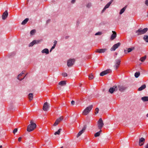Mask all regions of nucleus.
Here are the masks:
<instances>
[{"mask_svg": "<svg viewBox=\"0 0 148 148\" xmlns=\"http://www.w3.org/2000/svg\"><path fill=\"white\" fill-rule=\"evenodd\" d=\"M36 124L32 120L30 121V124L27 126V131L29 132L32 131L36 128Z\"/></svg>", "mask_w": 148, "mask_h": 148, "instance_id": "nucleus-1", "label": "nucleus"}, {"mask_svg": "<svg viewBox=\"0 0 148 148\" xmlns=\"http://www.w3.org/2000/svg\"><path fill=\"white\" fill-rule=\"evenodd\" d=\"M148 30L147 28H145L143 29L140 28L136 31V33L137 34V35L139 36L145 34Z\"/></svg>", "mask_w": 148, "mask_h": 148, "instance_id": "nucleus-2", "label": "nucleus"}, {"mask_svg": "<svg viewBox=\"0 0 148 148\" xmlns=\"http://www.w3.org/2000/svg\"><path fill=\"white\" fill-rule=\"evenodd\" d=\"M93 108L92 105H91L86 107L83 111L82 114L83 115H87L90 112Z\"/></svg>", "mask_w": 148, "mask_h": 148, "instance_id": "nucleus-3", "label": "nucleus"}, {"mask_svg": "<svg viewBox=\"0 0 148 148\" xmlns=\"http://www.w3.org/2000/svg\"><path fill=\"white\" fill-rule=\"evenodd\" d=\"M98 127L99 129L101 130L104 125L103 121L101 118L99 119L97 122Z\"/></svg>", "mask_w": 148, "mask_h": 148, "instance_id": "nucleus-4", "label": "nucleus"}, {"mask_svg": "<svg viewBox=\"0 0 148 148\" xmlns=\"http://www.w3.org/2000/svg\"><path fill=\"white\" fill-rule=\"evenodd\" d=\"M75 60L74 59H70L67 61V65L69 67H71L74 64Z\"/></svg>", "mask_w": 148, "mask_h": 148, "instance_id": "nucleus-5", "label": "nucleus"}, {"mask_svg": "<svg viewBox=\"0 0 148 148\" xmlns=\"http://www.w3.org/2000/svg\"><path fill=\"white\" fill-rule=\"evenodd\" d=\"M112 72L111 70L110 69H108L105 71L101 72L100 74V75L101 76H103V75H106L108 73H110Z\"/></svg>", "mask_w": 148, "mask_h": 148, "instance_id": "nucleus-6", "label": "nucleus"}, {"mask_svg": "<svg viewBox=\"0 0 148 148\" xmlns=\"http://www.w3.org/2000/svg\"><path fill=\"white\" fill-rule=\"evenodd\" d=\"M118 90L117 86H114L110 88L109 89V91L111 94L113 93L114 91H116Z\"/></svg>", "mask_w": 148, "mask_h": 148, "instance_id": "nucleus-7", "label": "nucleus"}, {"mask_svg": "<svg viewBox=\"0 0 148 148\" xmlns=\"http://www.w3.org/2000/svg\"><path fill=\"white\" fill-rule=\"evenodd\" d=\"M120 45L121 43L120 42H118L114 44L111 48V51H115L116 49Z\"/></svg>", "mask_w": 148, "mask_h": 148, "instance_id": "nucleus-8", "label": "nucleus"}, {"mask_svg": "<svg viewBox=\"0 0 148 148\" xmlns=\"http://www.w3.org/2000/svg\"><path fill=\"white\" fill-rule=\"evenodd\" d=\"M8 15V14L7 10H5L3 14L2 17L3 20H5L7 18Z\"/></svg>", "mask_w": 148, "mask_h": 148, "instance_id": "nucleus-9", "label": "nucleus"}, {"mask_svg": "<svg viewBox=\"0 0 148 148\" xmlns=\"http://www.w3.org/2000/svg\"><path fill=\"white\" fill-rule=\"evenodd\" d=\"M116 64L114 66L115 69L116 70L119 67L121 62V60L120 59H116L115 60Z\"/></svg>", "mask_w": 148, "mask_h": 148, "instance_id": "nucleus-10", "label": "nucleus"}, {"mask_svg": "<svg viewBox=\"0 0 148 148\" xmlns=\"http://www.w3.org/2000/svg\"><path fill=\"white\" fill-rule=\"evenodd\" d=\"M86 129V125H84L82 128V129L78 133L77 137L78 138L79 136H81V134L84 132L85 130Z\"/></svg>", "mask_w": 148, "mask_h": 148, "instance_id": "nucleus-11", "label": "nucleus"}, {"mask_svg": "<svg viewBox=\"0 0 148 148\" xmlns=\"http://www.w3.org/2000/svg\"><path fill=\"white\" fill-rule=\"evenodd\" d=\"M49 106L47 102L44 103L43 107V109L44 111H47Z\"/></svg>", "mask_w": 148, "mask_h": 148, "instance_id": "nucleus-12", "label": "nucleus"}, {"mask_svg": "<svg viewBox=\"0 0 148 148\" xmlns=\"http://www.w3.org/2000/svg\"><path fill=\"white\" fill-rule=\"evenodd\" d=\"M118 88L119 91L121 92H123L126 90L127 88L125 86L119 85L118 86Z\"/></svg>", "mask_w": 148, "mask_h": 148, "instance_id": "nucleus-13", "label": "nucleus"}, {"mask_svg": "<svg viewBox=\"0 0 148 148\" xmlns=\"http://www.w3.org/2000/svg\"><path fill=\"white\" fill-rule=\"evenodd\" d=\"M145 142V139L143 138H141L139 139V145L140 146L143 145Z\"/></svg>", "mask_w": 148, "mask_h": 148, "instance_id": "nucleus-14", "label": "nucleus"}, {"mask_svg": "<svg viewBox=\"0 0 148 148\" xmlns=\"http://www.w3.org/2000/svg\"><path fill=\"white\" fill-rule=\"evenodd\" d=\"M107 50L106 49H97L96 52L99 53H103L105 52Z\"/></svg>", "mask_w": 148, "mask_h": 148, "instance_id": "nucleus-15", "label": "nucleus"}, {"mask_svg": "<svg viewBox=\"0 0 148 148\" xmlns=\"http://www.w3.org/2000/svg\"><path fill=\"white\" fill-rule=\"evenodd\" d=\"M24 71H22V73H21L19 74L18 75V76L17 77V79H19L20 81H21L23 79L25 78V77L26 76V75H25V76L23 78L20 79V78L21 77V76H22V75L23 74H24Z\"/></svg>", "mask_w": 148, "mask_h": 148, "instance_id": "nucleus-16", "label": "nucleus"}, {"mask_svg": "<svg viewBox=\"0 0 148 148\" xmlns=\"http://www.w3.org/2000/svg\"><path fill=\"white\" fill-rule=\"evenodd\" d=\"M112 32L113 34H112L110 37V39L112 40L115 39L116 36V34L115 32L112 31Z\"/></svg>", "mask_w": 148, "mask_h": 148, "instance_id": "nucleus-17", "label": "nucleus"}, {"mask_svg": "<svg viewBox=\"0 0 148 148\" xmlns=\"http://www.w3.org/2000/svg\"><path fill=\"white\" fill-rule=\"evenodd\" d=\"M146 86L145 84H144L142 85L141 87L139 88L138 89V90L139 91H140L143 90L146 88Z\"/></svg>", "mask_w": 148, "mask_h": 148, "instance_id": "nucleus-18", "label": "nucleus"}, {"mask_svg": "<svg viewBox=\"0 0 148 148\" xmlns=\"http://www.w3.org/2000/svg\"><path fill=\"white\" fill-rule=\"evenodd\" d=\"M41 52L42 53H46V54H48L49 53V50L47 49H45L42 51Z\"/></svg>", "mask_w": 148, "mask_h": 148, "instance_id": "nucleus-19", "label": "nucleus"}, {"mask_svg": "<svg viewBox=\"0 0 148 148\" xmlns=\"http://www.w3.org/2000/svg\"><path fill=\"white\" fill-rule=\"evenodd\" d=\"M127 8V6H125L124 8H123L119 12V14H121L122 13H123L125 10H126Z\"/></svg>", "mask_w": 148, "mask_h": 148, "instance_id": "nucleus-20", "label": "nucleus"}, {"mask_svg": "<svg viewBox=\"0 0 148 148\" xmlns=\"http://www.w3.org/2000/svg\"><path fill=\"white\" fill-rule=\"evenodd\" d=\"M66 81H63L60 82L59 83V84L62 86H65L66 85Z\"/></svg>", "mask_w": 148, "mask_h": 148, "instance_id": "nucleus-21", "label": "nucleus"}, {"mask_svg": "<svg viewBox=\"0 0 148 148\" xmlns=\"http://www.w3.org/2000/svg\"><path fill=\"white\" fill-rule=\"evenodd\" d=\"M29 20V19L28 18H25L24 20L22 21L21 24L22 25H25L28 21Z\"/></svg>", "mask_w": 148, "mask_h": 148, "instance_id": "nucleus-22", "label": "nucleus"}, {"mask_svg": "<svg viewBox=\"0 0 148 148\" xmlns=\"http://www.w3.org/2000/svg\"><path fill=\"white\" fill-rule=\"evenodd\" d=\"M113 0H111L109 2H108L106 5L104 7H105L106 8H108L110 4L113 2Z\"/></svg>", "mask_w": 148, "mask_h": 148, "instance_id": "nucleus-23", "label": "nucleus"}, {"mask_svg": "<svg viewBox=\"0 0 148 148\" xmlns=\"http://www.w3.org/2000/svg\"><path fill=\"white\" fill-rule=\"evenodd\" d=\"M33 94L32 93H29L28 95V97L30 101H31L33 98Z\"/></svg>", "mask_w": 148, "mask_h": 148, "instance_id": "nucleus-24", "label": "nucleus"}, {"mask_svg": "<svg viewBox=\"0 0 148 148\" xmlns=\"http://www.w3.org/2000/svg\"><path fill=\"white\" fill-rule=\"evenodd\" d=\"M141 99L143 101H148V97H144L141 98Z\"/></svg>", "mask_w": 148, "mask_h": 148, "instance_id": "nucleus-25", "label": "nucleus"}, {"mask_svg": "<svg viewBox=\"0 0 148 148\" xmlns=\"http://www.w3.org/2000/svg\"><path fill=\"white\" fill-rule=\"evenodd\" d=\"M143 40L146 42H148V36L145 35L144 36L143 38Z\"/></svg>", "mask_w": 148, "mask_h": 148, "instance_id": "nucleus-26", "label": "nucleus"}, {"mask_svg": "<svg viewBox=\"0 0 148 148\" xmlns=\"http://www.w3.org/2000/svg\"><path fill=\"white\" fill-rule=\"evenodd\" d=\"M101 130H100L99 132H97L95 134V136L96 137L99 136L100 135V133L101 132Z\"/></svg>", "mask_w": 148, "mask_h": 148, "instance_id": "nucleus-27", "label": "nucleus"}, {"mask_svg": "<svg viewBox=\"0 0 148 148\" xmlns=\"http://www.w3.org/2000/svg\"><path fill=\"white\" fill-rule=\"evenodd\" d=\"M146 56H145L141 57L140 59V60L142 62H143L144 61L146 58Z\"/></svg>", "mask_w": 148, "mask_h": 148, "instance_id": "nucleus-28", "label": "nucleus"}, {"mask_svg": "<svg viewBox=\"0 0 148 148\" xmlns=\"http://www.w3.org/2000/svg\"><path fill=\"white\" fill-rule=\"evenodd\" d=\"M62 130V129L60 128V129H59L55 133H54V134L55 135H56L57 134H58V135H59L60 134V131H61Z\"/></svg>", "mask_w": 148, "mask_h": 148, "instance_id": "nucleus-29", "label": "nucleus"}, {"mask_svg": "<svg viewBox=\"0 0 148 148\" xmlns=\"http://www.w3.org/2000/svg\"><path fill=\"white\" fill-rule=\"evenodd\" d=\"M140 75V73L139 72H136L134 74L135 76L136 77H138Z\"/></svg>", "mask_w": 148, "mask_h": 148, "instance_id": "nucleus-30", "label": "nucleus"}, {"mask_svg": "<svg viewBox=\"0 0 148 148\" xmlns=\"http://www.w3.org/2000/svg\"><path fill=\"white\" fill-rule=\"evenodd\" d=\"M94 76L93 75H92V73H91L89 75V79L90 80H91L94 78Z\"/></svg>", "mask_w": 148, "mask_h": 148, "instance_id": "nucleus-31", "label": "nucleus"}, {"mask_svg": "<svg viewBox=\"0 0 148 148\" xmlns=\"http://www.w3.org/2000/svg\"><path fill=\"white\" fill-rule=\"evenodd\" d=\"M42 40H34V41H35V44H38L40 43Z\"/></svg>", "mask_w": 148, "mask_h": 148, "instance_id": "nucleus-32", "label": "nucleus"}, {"mask_svg": "<svg viewBox=\"0 0 148 148\" xmlns=\"http://www.w3.org/2000/svg\"><path fill=\"white\" fill-rule=\"evenodd\" d=\"M134 47H133L132 48H129L127 50V52H130L132 51L134 49Z\"/></svg>", "mask_w": 148, "mask_h": 148, "instance_id": "nucleus-33", "label": "nucleus"}, {"mask_svg": "<svg viewBox=\"0 0 148 148\" xmlns=\"http://www.w3.org/2000/svg\"><path fill=\"white\" fill-rule=\"evenodd\" d=\"M35 41L33 40L32 42H31L29 45V47H32L35 44Z\"/></svg>", "mask_w": 148, "mask_h": 148, "instance_id": "nucleus-34", "label": "nucleus"}, {"mask_svg": "<svg viewBox=\"0 0 148 148\" xmlns=\"http://www.w3.org/2000/svg\"><path fill=\"white\" fill-rule=\"evenodd\" d=\"M63 119V117L62 116L60 117L59 118L56 120H58V121L59 123Z\"/></svg>", "mask_w": 148, "mask_h": 148, "instance_id": "nucleus-35", "label": "nucleus"}, {"mask_svg": "<svg viewBox=\"0 0 148 148\" xmlns=\"http://www.w3.org/2000/svg\"><path fill=\"white\" fill-rule=\"evenodd\" d=\"M58 120H56L55 122L53 125L54 126H56L58 124L59 122H58Z\"/></svg>", "mask_w": 148, "mask_h": 148, "instance_id": "nucleus-36", "label": "nucleus"}, {"mask_svg": "<svg viewBox=\"0 0 148 148\" xmlns=\"http://www.w3.org/2000/svg\"><path fill=\"white\" fill-rule=\"evenodd\" d=\"M91 6V3H88L86 5V7L88 8H89Z\"/></svg>", "mask_w": 148, "mask_h": 148, "instance_id": "nucleus-37", "label": "nucleus"}, {"mask_svg": "<svg viewBox=\"0 0 148 148\" xmlns=\"http://www.w3.org/2000/svg\"><path fill=\"white\" fill-rule=\"evenodd\" d=\"M95 113L96 114L98 113L99 111V108H96V109H95Z\"/></svg>", "mask_w": 148, "mask_h": 148, "instance_id": "nucleus-38", "label": "nucleus"}, {"mask_svg": "<svg viewBox=\"0 0 148 148\" xmlns=\"http://www.w3.org/2000/svg\"><path fill=\"white\" fill-rule=\"evenodd\" d=\"M35 31V29L32 30L30 32V34L31 35H33L34 34Z\"/></svg>", "mask_w": 148, "mask_h": 148, "instance_id": "nucleus-39", "label": "nucleus"}, {"mask_svg": "<svg viewBox=\"0 0 148 148\" xmlns=\"http://www.w3.org/2000/svg\"><path fill=\"white\" fill-rule=\"evenodd\" d=\"M16 53L14 52H12L10 53V56H13L15 55Z\"/></svg>", "mask_w": 148, "mask_h": 148, "instance_id": "nucleus-40", "label": "nucleus"}, {"mask_svg": "<svg viewBox=\"0 0 148 148\" xmlns=\"http://www.w3.org/2000/svg\"><path fill=\"white\" fill-rule=\"evenodd\" d=\"M102 34V33L101 32H98L95 34V35H100Z\"/></svg>", "mask_w": 148, "mask_h": 148, "instance_id": "nucleus-41", "label": "nucleus"}, {"mask_svg": "<svg viewBox=\"0 0 148 148\" xmlns=\"http://www.w3.org/2000/svg\"><path fill=\"white\" fill-rule=\"evenodd\" d=\"M62 75L64 77H65L67 76V74L66 73H63L62 74Z\"/></svg>", "mask_w": 148, "mask_h": 148, "instance_id": "nucleus-42", "label": "nucleus"}, {"mask_svg": "<svg viewBox=\"0 0 148 148\" xmlns=\"http://www.w3.org/2000/svg\"><path fill=\"white\" fill-rule=\"evenodd\" d=\"M18 131V129L17 128H15L14 129V130H13V133L15 134L16 132H17Z\"/></svg>", "mask_w": 148, "mask_h": 148, "instance_id": "nucleus-43", "label": "nucleus"}, {"mask_svg": "<svg viewBox=\"0 0 148 148\" xmlns=\"http://www.w3.org/2000/svg\"><path fill=\"white\" fill-rule=\"evenodd\" d=\"M145 4L147 6H148V0H146L145 1Z\"/></svg>", "mask_w": 148, "mask_h": 148, "instance_id": "nucleus-44", "label": "nucleus"}, {"mask_svg": "<svg viewBox=\"0 0 148 148\" xmlns=\"http://www.w3.org/2000/svg\"><path fill=\"white\" fill-rule=\"evenodd\" d=\"M107 8H106L105 7H104V8H103V10H102V11L101 12L102 13H103V12H104V11Z\"/></svg>", "mask_w": 148, "mask_h": 148, "instance_id": "nucleus-45", "label": "nucleus"}, {"mask_svg": "<svg viewBox=\"0 0 148 148\" xmlns=\"http://www.w3.org/2000/svg\"><path fill=\"white\" fill-rule=\"evenodd\" d=\"M57 43V41H56V40H55L54 42L53 45L56 46V45Z\"/></svg>", "mask_w": 148, "mask_h": 148, "instance_id": "nucleus-46", "label": "nucleus"}, {"mask_svg": "<svg viewBox=\"0 0 148 148\" xmlns=\"http://www.w3.org/2000/svg\"><path fill=\"white\" fill-rule=\"evenodd\" d=\"M76 1V0H72L71 1V3L72 4L74 3Z\"/></svg>", "mask_w": 148, "mask_h": 148, "instance_id": "nucleus-47", "label": "nucleus"}, {"mask_svg": "<svg viewBox=\"0 0 148 148\" xmlns=\"http://www.w3.org/2000/svg\"><path fill=\"white\" fill-rule=\"evenodd\" d=\"M71 103L72 105H74V104H75V102L74 101L72 100L71 101Z\"/></svg>", "mask_w": 148, "mask_h": 148, "instance_id": "nucleus-48", "label": "nucleus"}, {"mask_svg": "<svg viewBox=\"0 0 148 148\" xmlns=\"http://www.w3.org/2000/svg\"><path fill=\"white\" fill-rule=\"evenodd\" d=\"M22 138L21 137H19L18 139V140L19 142H20Z\"/></svg>", "mask_w": 148, "mask_h": 148, "instance_id": "nucleus-49", "label": "nucleus"}, {"mask_svg": "<svg viewBox=\"0 0 148 148\" xmlns=\"http://www.w3.org/2000/svg\"><path fill=\"white\" fill-rule=\"evenodd\" d=\"M69 37V36H66L65 37V38L66 39H68Z\"/></svg>", "mask_w": 148, "mask_h": 148, "instance_id": "nucleus-50", "label": "nucleus"}, {"mask_svg": "<svg viewBox=\"0 0 148 148\" xmlns=\"http://www.w3.org/2000/svg\"><path fill=\"white\" fill-rule=\"evenodd\" d=\"M124 52H125V53L126 54L127 53H128V52H127V50H124Z\"/></svg>", "mask_w": 148, "mask_h": 148, "instance_id": "nucleus-51", "label": "nucleus"}, {"mask_svg": "<svg viewBox=\"0 0 148 148\" xmlns=\"http://www.w3.org/2000/svg\"><path fill=\"white\" fill-rule=\"evenodd\" d=\"M145 148H148V143L145 145Z\"/></svg>", "mask_w": 148, "mask_h": 148, "instance_id": "nucleus-52", "label": "nucleus"}, {"mask_svg": "<svg viewBox=\"0 0 148 148\" xmlns=\"http://www.w3.org/2000/svg\"><path fill=\"white\" fill-rule=\"evenodd\" d=\"M55 46H55L53 45L52 47L51 48V49H54L55 48Z\"/></svg>", "mask_w": 148, "mask_h": 148, "instance_id": "nucleus-53", "label": "nucleus"}, {"mask_svg": "<svg viewBox=\"0 0 148 148\" xmlns=\"http://www.w3.org/2000/svg\"><path fill=\"white\" fill-rule=\"evenodd\" d=\"M50 21V20H48L47 21V23H48Z\"/></svg>", "mask_w": 148, "mask_h": 148, "instance_id": "nucleus-54", "label": "nucleus"}, {"mask_svg": "<svg viewBox=\"0 0 148 148\" xmlns=\"http://www.w3.org/2000/svg\"><path fill=\"white\" fill-rule=\"evenodd\" d=\"M53 49H51H51L50 50V52H51L52 51V50H53Z\"/></svg>", "mask_w": 148, "mask_h": 148, "instance_id": "nucleus-55", "label": "nucleus"}, {"mask_svg": "<svg viewBox=\"0 0 148 148\" xmlns=\"http://www.w3.org/2000/svg\"><path fill=\"white\" fill-rule=\"evenodd\" d=\"M0 148H2V145L0 146Z\"/></svg>", "mask_w": 148, "mask_h": 148, "instance_id": "nucleus-56", "label": "nucleus"}, {"mask_svg": "<svg viewBox=\"0 0 148 148\" xmlns=\"http://www.w3.org/2000/svg\"><path fill=\"white\" fill-rule=\"evenodd\" d=\"M115 54L116 55H117V53L116 52L115 53Z\"/></svg>", "mask_w": 148, "mask_h": 148, "instance_id": "nucleus-57", "label": "nucleus"}, {"mask_svg": "<svg viewBox=\"0 0 148 148\" xmlns=\"http://www.w3.org/2000/svg\"><path fill=\"white\" fill-rule=\"evenodd\" d=\"M146 116H147V117H148V113L147 114V115H146Z\"/></svg>", "mask_w": 148, "mask_h": 148, "instance_id": "nucleus-58", "label": "nucleus"}, {"mask_svg": "<svg viewBox=\"0 0 148 148\" xmlns=\"http://www.w3.org/2000/svg\"><path fill=\"white\" fill-rule=\"evenodd\" d=\"M29 0H27V3L29 2Z\"/></svg>", "mask_w": 148, "mask_h": 148, "instance_id": "nucleus-59", "label": "nucleus"}, {"mask_svg": "<svg viewBox=\"0 0 148 148\" xmlns=\"http://www.w3.org/2000/svg\"><path fill=\"white\" fill-rule=\"evenodd\" d=\"M60 148H63V147L62 146Z\"/></svg>", "mask_w": 148, "mask_h": 148, "instance_id": "nucleus-60", "label": "nucleus"}, {"mask_svg": "<svg viewBox=\"0 0 148 148\" xmlns=\"http://www.w3.org/2000/svg\"><path fill=\"white\" fill-rule=\"evenodd\" d=\"M101 1H102V0H101Z\"/></svg>", "mask_w": 148, "mask_h": 148, "instance_id": "nucleus-61", "label": "nucleus"}]
</instances>
